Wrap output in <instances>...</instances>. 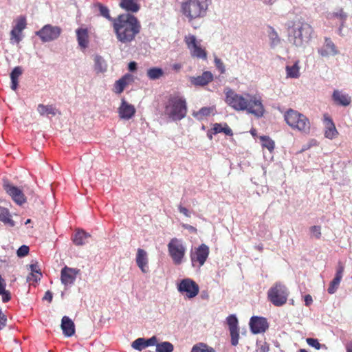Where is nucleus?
Instances as JSON below:
<instances>
[{"instance_id":"obj_4","label":"nucleus","mask_w":352,"mask_h":352,"mask_svg":"<svg viewBox=\"0 0 352 352\" xmlns=\"http://www.w3.org/2000/svg\"><path fill=\"white\" fill-rule=\"evenodd\" d=\"M187 113L186 100L179 96H170L164 103V114L172 121H179Z\"/></svg>"},{"instance_id":"obj_32","label":"nucleus","mask_w":352,"mask_h":352,"mask_svg":"<svg viewBox=\"0 0 352 352\" xmlns=\"http://www.w3.org/2000/svg\"><path fill=\"white\" fill-rule=\"evenodd\" d=\"M212 131H213V134L224 133L226 135L229 136H232L233 135L232 129L226 123H224V126H222V124L219 123L214 124Z\"/></svg>"},{"instance_id":"obj_28","label":"nucleus","mask_w":352,"mask_h":352,"mask_svg":"<svg viewBox=\"0 0 352 352\" xmlns=\"http://www.w3.org/2000/svg\"><path fill=\"white\" fill-rule=\"evenodd\" d=\"M0 221L10 227L15 226V222L11 219L10 211L2 206H0Z\"/></svg>"},{"instance_id":"obj_25","label":"nucleus","mask_w":352,"mask_h":352,"mask_svg":"<svg viewBox=\"0 0 352 352\" xmlns=\"http://www.w3.org/2000/svg\"><path fill=\"white\" fill-rule=\"evenodd\" d=\"M76 33L79 46L82 49L87 47L89 43V35L87 29L78 28L76 30Z\"/></svg>"},{"instance_id":"obj_21","label":"nucleus","mask_w":352,"mask_h":352,"mask_svg":"<svg viewBox=\"0 0 352 352\" xmlns=\"http://www.w3.org/2000/svg\"><path fill=\"white\" fill-rule=\"evenodd\" d=\"M119 116L122 119L129 120L135 113V109L133 105L128 103L124 100H122L120 107H119Z\"/></svg>"},{"instance_id":"obj_13","label":"nucleus","mask_w":352,"mask_h":352,"mask_svg":"<svg viewBox=\"0 0 352 352\" xmlns=\"http://www.w3.org/2000/svg\"><path fill=\"white\" fill-rule=\"evenodd\" d=\"M318 54L322 58H329L339 54L340 52L337 47L329 37H325L324 43L317 50Z\"/></svg>"},{"instance_id":"obj_8","label":"nucleus","mask_w":352,"mask_h":352,"mask_svg":"<svg viewBox=\"0 0 352 352\" xmlns=\"http://www.w3.org/2000/svg\"><path fill=\"white\" fill-rule=\"evenodd\" d=\"M169 256L175 265H179L184 261L186 248L182 240L177 238L172 239L167 245Z\"/></svg>"},{"instance_id":"obj_26","label":"nucleus","mask_w":352,"mask_h":352,"mask_svg":"<svg viewBox=\"0 0 352 352\" xmlns=\"http://www.w3.org/2000/svg\"><path fill=\"white\" fill-rule=\"evenodd\" d=\"M300 61L296 60L294 65H287L285 67L287 78H298L300 77Z\"/></svg>"},{"instance_id":"obj_22","label":"nucleus","mask_w":352,"mask_h":352,"mask_svg":"<svg viewBox=\"0 0 352 352\" xmlns=\"http://www.w3.org/2000/svg\"><path fill=\"white\" fill-rule=\"evenodd\" d=\"M213 79V75L210 72L206 71L201 76L190 77V82L195 86H204L208 85Z\"/></svg>"},{"instance_id":"obj_27","label":"nucleus","mask_w":352,"mask_h":352,"mask_svg":"<svg viewBox=\"0 0 352 352\" xmlns=\"http://www.w3.org/2000/svg\"><path fill=\"white\" fill-rule=\"evenodd\" d=\"M120 6L122 9L131 12H137L140 10V6L137 3V0H121Z\"/></svg>"},{"instance_id":"obj_36","label":"nucleus","mask_w":352,"mask_h":352,"mask_svg":"<svg viewBox=\"0 0 352 352\" xmlns=\"http://www.w3.org/2000/svg\"><path fill=\"white\" fill-rule=\"evenodd\" d=\"M130 78L129 75H124L123 77L117 80L114 85L115 92L117 94H121L126 85H127V80Z\"/></svg>"},{"instance_id":"obj_34","label":"nucleus","mask_w":352,"mask_h":352,"mask_svg":"<svg viewBox=\"0 0 352 352\" xmlns=\"http://www.w3.org/2000/svg\"><path fill=\"white\" fill-rule=\"evenodd\" d=\"M37 111L41 116H55L56 113V110L52 105L40 104L38 105Z\"/></svg>"},{"instance_id":"obj_16","label":"nucleus","mask_w":352,"mask_h":352,"mask_svg":"<svg viewBox=\"0 0 352 352\" xmlns=\"http://www.w3.org/2000/svg\"><path fill=\"white\" fill-rule=\"evenodd\" d=\"M250 327L254 334L265 332L269 327L266 318L263 317L252 316L250 321Z\"/></svg>"},{"instance_id":"obj_30","label":"nucleus","mask_w":352,"mask_h":352,"mask_svg":"<svg viewBox=\"0 0 352 352\" xmlns=\"http://www.w3.org/2000/svg\"><path fill=\"white\" fill-rule=\"evenodd\" d=\"M22 68L19 66L15 67L10 73L11 89L15 91L18 87V78L22 74Z\"/></svg>"},{"instance_id":"obj_52","label":"nucleus","mask_w":352,"mask_h":352,"mask_svg":"<svg viewBox=\"0 0 352 352\" xmlns=\"http://www.w3.org/2000/svg\"><path fill=\"white\" fill-rule=\"evenodd\" d=\"M0 295H2V300L3 302H8L11 298L10 293L9 291L6 289V287H3V291L0 294Z\"/></svg>"},{"instance_id":"obj_14","label":"nucleus","mask_w":352,"mask_h":352,"mask_svg":"<svg viewBox=\"0 0 352 352\" xmlns=\"http://www.w3.org/2000/svg\"><path fill=\"white\" fill-rule=\"evenodd\" d=\"M226 323L228 325L231 337V344L236 346L239 344V321L235 314H231L226 318Z\"/></svg>"},{"instance_id":"obj_60","label":"nucleus","mask_w":352,"mask_h":352,"mask_svg":"<svg viewBox=\"0 0 352 352\" xmlns=\"http://www.w3.org/2000/svg\"><path fill=\"white\" fill-rule=\"evenodd\" d=\"M346 352H352V341L348 342L346 345Z\"/></svg>"},{"instance_id":"obj_64","label":"nucleus","mask_w":352,"mask_h":352,"mask_svg":"<svg viewBox=\"0 0 352 352\" xmlns=\"http://www.w3.org/2000/svg\"><path fill=\"white\" fill-rule=\"evenodd\" d=\"M299 352H307L305 349H300Z\"/></svg>"},{"instance_id":"obj_44","label":"nucleus","mask_w":352,"mask_h":352,"mask_svg":"<svg viewBox=\"0 0 352 352\" xmlns=\"http://www.w3.org/2000/svg\"><path fill=\"white\" fill-rule=\"evenodd\" d=\"M306 341L309 346L314 347L316 349H320L321 348L327 349L326 346L324 344H320L317 339L309 338H307Z\"/></svg>"},{"instance_id":"obj_41","label":"nucleus","mask_w":352,"mask_h":352,"mask_svg":"<svg viewBox=\"0 0 352 352\" xmlns=\"http://www.w3.org/2000/svg\"><path fill=\"white\" fill-rule=\"evenodd\" d=\"M191 352H215V351L206 344L199 343L192 347Z\"/></svg>"},{"instance_id":"obj_33","label":"nucleus","mask_w":352,"mask_h":352,"mask_svg":"<svg viewBox=\"0 0 352 352\" xmlns=\"http://www.w3.org/2000/svg\"><path fill=\"white\" fill-rule=\"evenodd\" d=\"M164 71L160 67H151L147 70V77L152 80H158L164 76Z\"/></svg>"},{"instance_id":"obj_11","label":"nucleus","mask_w":352,"mask_h":352,"mask_svg":"<svg viewBox=\"0 0 352 352\" xmlns=\"http://www.w3.org/2000/svg\"><path fill=\"white\" fill-rule=\"evenodd\" d=\"M61 28L50 24L45 25L40 30L35 32L43 43L53 41L57 39L61 34Z\"/></svg>"},{"instance_id":"obj_54","label":"nucleus","mask_w":352,"mask_h":352,"mask_svg":"<svg viewBox=\"0 0 352 352\" xmlns=\"http://www.w3.org/2000/svg\"><path fill=\"white\" fill-rule=\"evenodd\" d=\"M178 210L179 212L182 213L186 217H190V212L186 208L182 206V205H179L178 206Z\"/></svg>"},{"instance_id":"obj_48","label":"nucleus","mask_w":352,"mask_h":352,"mask_svg":"<svg viewBox=\"0 0 352 352\" xmlns=\"http://www.w3.org/2000/svg\"><path fill=\"white\" fill-rule=\"evenodd\" d=\"M214 61L216 67L218 69L220 73L224 74L226 72V68L222 60L220 58L215 57Z\"/></svg>"},{"instance_id":"obj_57","label":"nucleus","mask_w":352,"mask_h":352,"mask_svg":"<svg viewBox=\"0 0 352 352\" xmlns=\"http://www.w3.org/2000/svg\"><path fill=\"white\" fill-rule=\"evenodd\" d=\"M128 69L131 72H134L137 69V63L134 61L130 62L128 65Z\"/></svg>"},{"instance_id":"obj_31","label":"nucleus","mask_w":352,"mask_h":352,"mask_svg":"<svg viewBox=\"0 0 352 352\" xmlns=\"http://www.w3.org/2000/svg\"><path fill=\"white\" fill-rule=\"evenodd\" d=\"M268 36L270 40V45L272 48H274L278 46L280 43V39L278 36L276 31L272 27H269L268 28Z\"/></svg>"},{"instance_id":"obj_40","label":"nucleus","mask_w":352,"mask_h":352,"mask_svg":"<svg viewBox=\"0 0 352 352\" xmlns=\"http://www.w3.org/2000/svg\"><path fill=\"white\" fill-rule=\"evenodd\" d=\"M26 19L23 16H20L16 19V25L13 28V30L18 32H22V31L26 28Z\"/></svg>"},{"instance_id":"obj_58","label":"nucleus","mask_w":352,"mask_h":352,"mask_svg":"<svg viewBox=\"0 0 352 352\" xmlns=\"http://www.w3.org/2000/svg\"><path fill=\"white\" fill-rule=\"evenodd\" d=\"M312 297L309 294H307L305 296V303L306 306H309L312 303Z\"/></svg>"},{"instance_id":"obj_6","label":"nucleus","mask_w":352,"mask_h":352,"mask_svg":"<svg viewBox=\"0 0 352 352\" xmlns=\"http://www.w3.org/2000/svg\"><path fill=\"white\" fill-rule=\"evenodd\" d=\"M284 118L286 123L293 129L304 134L309 133L311 129L310 122L304 114L290 109L285 113Z\"/></svg>"},{"instance_id":"obj_63","label":"nucleus","mask_w":352,"mask_h":352,"mask_svg":"<svg viewBox=\"0 0 352 352\" xmlns=\"http://www.w3.org/2000/svg\"><path fill=\"white\" fill-rule=\"evenodd\" d=\"M212 134H213V131L212 132V131H209L208 132L207 135H208V138H209L210 140H212Z\"/></svg>"},{"instance_id":"obj_19","label":"nucleus","mask_w":352,"mask_h":352,"mask_svg":"<svg viewBox=\"0 0 352 352\" xmlns=\"http://www.w3.org/2000/svg\"><path fill=\"white\" fill-rule=\"evenodd\" d=\"M323 122L324 124V137L329 140H333L338 135V132L336 129L333 120L327 115H324Z\"/></svg>"},{"instance_id":"obj_42","label":"nucleus","mask_w":352,"mask_h":352,"mask_svg":"<svg viewBox=\"0 0 352 352\" xmlns=\"http://www.w3.org/2000/svg\"><path fill=\"white\" fill-rule=\"evenodd\" d=\"M262 142V146L268 149L270 152H272L274 148V142L270 138L263 136L261 138Z\"/></svg>"},{"instance_id":"obj_17","label":"nucleus","mask_w":352,"mask_h":352,"mask_svg":"<svg viewBox=\"0 0 352 352\" xmlns=\"http://www.w3.org/2000/svg\"><path fill=\"white\" fill-rule=\"evenodd\" d=\"M3 188L6 192L17 204L21 205L25 201L24 195L19 188L12 185L8 182H4Z\"/></svg>"},{"instance_id":"obj_43","label":"nucleus","mask_w":352,"mask_h":352,"mask_svg":"<svg viewBox=\"0 0 352 352\" xmlns=\"http://www.w3.org/2000/svg\"><path fill=\"white\" fill-rule=\"evenodd\" d=\"M131 346L139 351H141L144 349L146 348L145 344H144V338H139L134 340Z\"/></svg>"},{"instance_id":"obj_39","label":"nucleus","mask_w":352,"mask_h":352,"mask_svg":"<svg viewBox=\"0 0 352 352\" xmlns=\"http://www.w3.org/2000/svg\"><path fill=\"white\" fill-rule=\"evenodd\" d=\"M32 273L30 274L34 281H38L41 279L42 274L37 263H32L30 265Z\"/></svg>"},{"instance_id":"obj_20","label":"nucleus","mask_w":352,"mask_h":352,"mask_svg":"<svg viewBox=\"0 0 352 352\" xmlns=\"http://www.w3.org/2000/svg\"><path fill=\"white\" fill-rule=\"evenodd\" d=\"M137 265L140 269L142 273H148V260L146 252L141 248H138L137 250V254L135 258Z\"/></svg>"},{"instance_id":"obj_12","label":"nucleus","mask_w":352,"mask_h":352,"mask_svg":"<svg viewBox=\"0 0 352 352\" xmlns=\"http://www.w3.org/2000/svg\"><path fill=\"white\" fill-rule=\"evenodd\" d=\"M177 290L184 294L188 298L195 297L199 292V287L193 280L186 278L182 279L177 285Z\"/></svg>"},{"instance_id":"obj_35","label":"nucleus","mask_w":352,"mask_h":352,"mask_svg":"<svg viewBox=\"0 0 352 352\" xmlns=\"http://www.w3.org/2000/svg\"><path fill=\"white\" fill-rule=\"evenodd\" d=\"M89 235L83 230L78 231L73 237V241L76 245H82L87 243Z\"/></svg>"},{"instance_id":"obj_62","label":"nucleus","mask_w":352,"mask_h":352,"mask_svg":"<svg viewBox=\"0 0 352 352\" xmlns=\"http://www.w3.org/2000/svg\"><path fill=\"white\" fill-rule=\"evenodd\" d=\"M336 16H340V17H342L343 18V20H345V19L346 18V14L343 12V14H336Z\"/></svg>"},{"instance_id":"obj_61","label":"nucleus","mask_w":352,"mask_h":352,"mask_svg":"<svg viewBox=\"0 0 352 352\" xmlns=\"http://www.w3.org/2000/svg\"><path fill=\"white\" fill-rule=\"evenodd\" d=\"M181 67H181V65H180V64H178V63H177V64H174V65H173V68L174 69H175V70H179V69H181Z\"/></svg>"},{"instance_id":"obj_46","label":"nucleus","mask_w":352,"mask_h":352,"mask_svg":"<svg viewBox=\"0 0 352 352\" xmlns=\"http://www.w3.org/2000/svg\"><path fill=\"white\" fill-rule=\"evenodd\" d=\"M310 232L312 237L320 239L321 236V227L320 226H314L310 228Z\"/></svg>"},{"instance_id":"obj_55","label":"nucleus","mask_w":352,"mask_h":352,"mask_svg":"<svg viewBox=\"0 0 352 352\" xmlns=\"http://www.w3.org/2000/svg\"><path fill=\"white\" fill-rule=\"evenodd\" d=\"M53 298L52 293L50 291H47L45 294V296L43 298V300H47L48 302H52Z\"/></svg>"},{"instance_id":"obj_50","label":"nucleus","mask_w":352,"mask_h":352,"mask_svg":"<svg viewBox=\"0 0 352 352\" xmlns=\"http://www.w3.org/2000/svg\"><path fill=\"white\" fill-rule=\"evenodd\" d=\"M20 34L21 32H18L17 31L12 29L10 32V40H14L15 43H19L21 41Z\"/></svg>"},{"instance_id":"obj_53","label":"nucleus","mask_w":352,"mask_h":352,"mask_svg":"<svg viewBox=\"0 0 352 352\" xmlns=\"http://www.w3.org/2000/svg\"><path fill=\"white\" fill-rule=\"evenodd\" d=\"M7 318L6 315L2 312L0 309V330L4 328L6 325Z\"/></svg>"},{"instance_id":"obj_29","label":"nucleus","mask_w":352,"mask_h":352,"mask_svg":"<svg viewBox=\"0 0 352 352\" xmlns=\"http://www.w3.org/2000/svg\"><path fill=\"white\" fill-rule=\"evenodd\" d=\"M94 70L97 74L104 73L107 70V64L105 60L99 55L94 57Z\"/></svg>"},{"instance_id":"obj_59","label":"nucleus","mask_w":352,"mask_h":352,"mask_svg":"<svg viewBox=\"0 0 352 352\" xmlns=\"http://www.w3.org/2000/svg\"><path fill=\"white\" fill-rule=\"evenodd\" d=\"M6 284L5 280L0 275V294L3 291V287H6Z\"/></svg>"},{"instance_id":"obj_1","label":"nucleus","mask_w":352,"mask_h":352,"mask_svg":"<svg viewBox=\"0 0 352 352\" xmlns=\"http://www.w3.org/2000/svg\"><path fill=\"white\" fill-rule=\"evenodd\" d=\"M226 102L236 111H246L257 118L263 116L265 109L260 96L248 93L238 94L231 89L226 91Z\"/></svg>"},{"instance_id":"obj_56","label":"nucleus","mask_w":352,"mask_h":352,"mask_svg":"<svg viewBox=\"0 0 352 352\" xmlns=\"http://www.w3.org/2000/svg\"><path fill=\"white\" fill-rule=\"evenodd\" d=\"M182 227L188 230L190 232H197V229L194 226H192L184 223V224H182Z\"/></svg>"},{"instance_id":"obj_24","label":"nucleus","mask_w":352,"mask_h":352,"mask_svg":"<svg viewBox=\"0 0 352 352\" xmlns=\"http://www.w3.org/2000/svg\"><path fill=\"white\" fill-rule=\"evenodd\" d=\"M60 326L65 336L71 337L75 333L74 323L68 316L63 317Z\"/></svg>"},{"instance_id":"obj_3","label":"nucleus","mask_w":352,"mask_h":352,"mask_svg":"<svg viewBox=\"0 0 352 352\" xmlns=\"http://www.w3.org/2000/svg\"><path fill=\"white\" fill-rule=\"evenodd\" d=\"M286 26L289 42L299 50H305L311 39L312 27L301 21H288Z\"/></svg>"},{"instance_id":"obj_5","label":"nucleus","mask_w":352,"mask_h":352,"mask_svg":"<svg viewBox=\"0 0 352 352\" xmlns=\"http://www.w3.org/2000/svg\"><path fill=\"white\" fill-rule=\"evenodd\" d=\"M211 0H186L182 4L183 14L190 21L204 17Z\"/></svg>"},{"instance_id":"obj_2","label":"nucleus","mask_w":352,"mask_h":352,"mask_svg":"<svg viewBox=\"0 0 352 352\" xmlns=\"http://www.w3.org/2000/svg\"><path fill=\"white\" fill-rule=\"evenodd\" d=\"M140 28L138 19L129 13L120 14L113 21L117 39L124 44L134 40L140 32Z\"/></svg>"},{"instance_id":"obj_10","label":"nucleus","mask_w":352,"mask_h":352,"mask_svg":"<svg viewBox=\"0 0 352 352\" xmlns=\"http://www.w3.org/2000/svg\"><path fill=\"white\" fill-rule=\"evenodd\" d=\"M184 41L192 57L203 60L207 58L206 50L201 47V41H198L195 36L189 34L185 36Z\"/></svg>"},{"instance_id":"obj_51","label":"nucleus","mask_w":352,"mask_h":352,"mask_svg":"<svg viewBox=\"0 0 352 352\" xmlns=\"http://www.w3.org/2000/svg\"><path fill=\"white\" fill-rule=\"evenodd\" d=\"M144 344L146 346V348L150 346H155L157 344V338L155 336H152L151 338L148 339L144 338Z\"/></svg>"},{"instance_id":"obj_47","label":"nucleus","mask_w":352,"mask_h":352,"mask_svg":"<svg viewBox=\"0 0 352 352\" xmlns=\"http://www.w3.org/2000/svg\"><path fill=\"white\" fill-rule=\"evenodd\" d=\"M269 347L265 342L257 341L256 342V351L257 352H267Z\"/></svg>"},{"instance_id":"obj_18","label":"nucleus","mask_w":352,"mask_h":352,"mask_svg":"<svg viewBox=\"0 0 352 352\" xmlns=\"http://www.w3.org/2000/svg\"><path fill=\"white\" fill-rule=\"evenodd\" d=\"M344 267L341 262H338L335 277L331 281L327 289L328 293L333 294L337 291L343 276Z\"/></svg>"},{"instance_id":"obj_7","label":"nucleus","mask_w":352,"mask_h":352,"mask_svg":"<svg viewBox=\"0 0 352 352\" xmlns=\"http://www.w3.org/2000/svg\"><path fill=\"white\" fill-rule=\"evenodd\" d=\"M288 296L289 291L287 288L280 283L274 284L267 292L269 300L276 307L285 305L287 300Z\"/></svg>"},{"instance_id":"obj_9","label":"nucleus","mask_w":352,"mask_h":352,"mask_svg":"<svg viewBox=\"0 0 352 352\" xmlns=\"http://www.w3.org/2000/svg\"><path fill=\"white\" fill-rule=\"evenodd\" d=\"M209 252V247L204 243L192 249L190 253L192 266L194 267L203 266L208 257Z\"/></svg>"},{"instance_id":"obj_37","label":"nucleus","mask_w":352,"mask_h":352,"mask_svg":"<svg viewBox=\"0 0 352 352\" xmlns=\"http://www.w3.org/2000/svg\"><path fill=\"white\" fill-rule=\"evenodd\" d=\"M174 346L168 341L162 342L156 344L155 352H173Z\"/></svg>"},{"instance_id":"obj_38","label":"nucleus","mask_w":352,"mask_h":352,"mask_svg":"<svg viewBox=\"0 0 352 352\" xmlns=\"http://www.w3.org/2000/svg\"><path fill=\"white\" fill-rule=\"evenodd\" d=\"M213 109L211 107H202L198 111L193 113V116L198 120H202L204 117L208 116Z\"/></svg>"},{"instance_id":"obj_49","label":"nucleus","mask_w":352,"mask_h":352,"mask_svg":"<svg viewBox=\"0 0 352 352\" xmlns=\"http://www.w3.org/2000/svg\"><path fill=\"white\" fill-rule=\"evenodd\" d=\"M29 247L25 245H21L18 250H17V252H16V254H17V256L19 257H24L25 256L28 252H29Z\"/></svg>"},{"instance_id":"obj_45","label":"nucleus","mask_w":352,"mask_h":352,"mask_svg":"<svg viewBox=\"0 0 352 352\" xmlns=\"http://www.w3.org/2000/svg\"><path fill=\"white\" fill-rule=\"evenodd\" d=\"M97 6L99 8L100 14L102 16H103V17L110 20L111 19V16H110L109 8L107 7L103 6L102 4L100 3H98L97 4Z\"/></svg>"},{"instance_id":"obj_23","label":"nucleus","mask_w":352,"mask_h":352,"mask_svg":"<svg viewBox=\"0 0 352 352\" xmlns=\"http://www.w3.org/2000/svg\"><path fill=\"white\" fill-rule=\"evenodd\" d=\"M332 99L337 104L343 107H347L351 102V98L348 94L338 89L333 91Z\"/></svg>"},{"instance_id":"obj_15","label":"nucleus","mask_w":352,"mask_h":352,"mask_svg":"<svg viewBox=\"0 0 352 352\" xmlns=\"http://www.w3.org/2000/svg\"><path fill=\"white\" fill-rule=\"evenodd\" d=\"M80 273V270L65 266L60 271L61 283L65 287L72 286L76 278V276Z\"/></svg>"}]
</instances>
